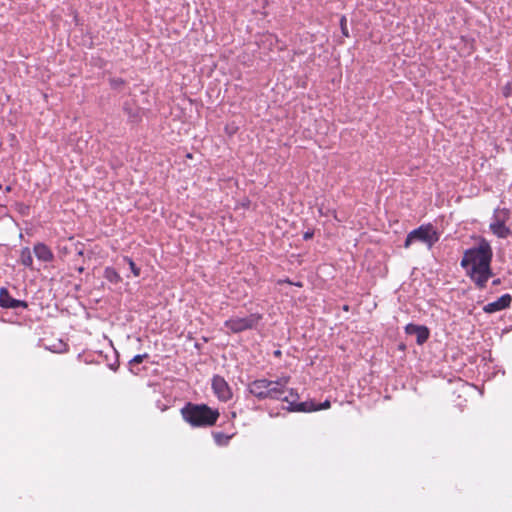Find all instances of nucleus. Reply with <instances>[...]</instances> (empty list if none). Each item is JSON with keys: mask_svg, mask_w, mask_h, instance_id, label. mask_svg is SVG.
<instances>
[{"mask_svg": "<svg viewBox=\"0 0 512 512\" xmlns=\"http://www.w3.org/2000/svg\"><path fill=\"white\" fill-rule=\"evenodd\" d=\"M331 406V403L329 400H325L323 403H320L319 405L316 404V411L318 410H323V409H328L330 408Z\"/></svg>", "mask_w": 512, "mask_h": 512, "instance_id": "412c9836", "label": "nucleus"}, {"mask_svg": "<svg viewBox=\"0 0 512 512\" xmlns=\"http://www.w3.org/2000/svg\"><path fill=\"white\" fill-rule=\"evenodd\" d=\"M124 261L128 263L130 270L135 277L140 276V268L136 266L135 262L131 258L125 257Z\"/></svg>", "mask_w": 512, "mask_h": 512, "instance_id": "a211bd4d", "label": "nucleus"}, {"mask_svg": "<svg viewBox=\"0 0 512 512\" xmlns=\"http://www.w3.org/2000/svg\"><path fill=\"white\" fill-rule=\"evenodd\" d=\"M439 237V233L431 224L421 225L407 234L404 247L409 248L414 242H421L424 243L428 249H431L433 245L438 242Z\"/></svg>", "mask_w": 512, "mask_h": 512, "instance_id": "7ed1b4c3", "label": "nucleus"}, {"mask_svg": "<svg viewBox=\"0 0 512 512\" xmlns=\"http://www.w3.org/2000/svg\"><path fill=\"white\" fill-rule=\"evenodd\" d=\"M33 250H34L35 256L41 261L49 262L53 259L52 251L50 250V248L48 246H46L43 243H37L34 246Z\"/></svg>", "mask_w": 512, "mask_h": 512, "instance_id": "4468645a", "label": "nucleus"}, {"mask_svg": "<svg viewBox=\"0 0 512 512\" xmlns=\"http://www.w3.org/2000/svg\"><path fill=\"white\" fill-rule=\"evenodd\" d=\"M214 440L218 445H227L232 436L226 435L222 432H216L213 434Z\"/></svg>", "mask_w": 512, "mask_h": 512, "instance_id": "f3484780", "label": "nucleus"}, {"mask_svg": "<svg viewBox=\"0 0 512 512\" xmlns=\"http://www.w3.org/2000/svg\"><path fill=\"white\" fill-rule=\"evenodd\" d=\"M125 111L128 113L130 117H135L136 113H134L131 109L125 107Z\"/></svg>", "mask_w": 512, "mask_h": 512, "instance_id": "5701e85b", "label": "nucleus"}, {"mask_svg": "<svg viewBox=\"0 0 512 512\" xmlns=\"http://www.w3.org/2000/svg\"><path fill=\"white\" fill-rule=\"evenodd\" d=\"M271 385V380L268 379H256L248 385L249 393L255 396L259 400L267 399L268 386Z\"/></svg>", "mask_w": 512, "mask_h": 512, "instance_id": "1a4fd4ad", "label": "nucleus"}, {"mask_svg": "<svg viewBox=\"0 0 512 512\" xmlns=\"http://www.w3.org/2000/svg\"><path fill=\"white\" fill-rule=\"evenodd\" d=\"M467 275L475 283L477 288L483 289L486 287L488 280L493 276V272L491 268L488 270H477V272H473V270H468Z\"/></svg>", "mask_w": 512, "mask_h": 512, "instance_id": "ddd939ff", "label": "nucleus"}, {"mask_svg": "<svg viewBox=\"0 0 512 512\" xmlns=\"http://www.w3.org/2000/svg\"><path fill=\"white\" fill-rule=\"evenodd\" d=\"M260 318V315L257 314H251L242 318H231L225 322V326L232 332L239 333L254 328L258 324Z\"/></svg>", "mask_w": 512, "mask_h": 512, "instance_id": "20e7f679", "label": "nucleus"}, {"mask_svg": "<svg viewBox=\"0 0 512 512\" xmlns=\"http://www.w3.org/2000/svg\"><path fill=\"white\" fill-rule=\"evenodd\" d=\"M492 261V249L488 242L482 241L477 247L470 248L464 252L461 260V267L468 270L485 269L491 268Z\"/></svg>", "mask_w": 512, "mask_h": 512, "instance_id": "f03ea898", "label": "nucleus"}, {"mask_svg": "<svg viewBox=\"0 0 512 512\" xmlns=\"http://www.w3.org/2000/svg\"><path fill=\"white\" fill-rule=\"evenodd\" d=\"M298 394L294 393L293 389L290 390V395L283 398L284 402L288 403L287 410L291 412H313L316 411V403L314 401L296 402Z\"/></svg>", "mask_w": 512, "mask_h": 512, "instance_id": "423d86ee", "label": "nucleus"}, {"mask_svg": "<svg viewBox=\"0 0 512 512\" xmlns=\"http://www.w3.org/2000/svg\"><path fill=\"white\" fill-rule=\"evenodd\" d=\"M340 26H341L342 34L344 36L348 37L349 33H348V28H347V20H346L345 16L341 17V19H340Z\"/></svg>", "mask_w": 512, "mask_h": 512, "instance_id": "aec40b11", "label": "nucleus"}, {"mask_svg": "<svg viewBox=\"0 0 512 512\" xmlns=\"http://www.w3.org/2000/svg\"><path fill=\"white\" fill-rule=\"evenodd\" d=\"M506 217L507 212L505 210H496L489 225L493 234L499 238H507L511 234V230L505 225Z\"/></svg>", "mask_w": 512, "mask_h": 512, "instance_id": "39448f33", "label": "nucleus"}, {"mask_svg": "<svg viewBox=\"0 0 512 512\" xmlns=\"http://www.w3.org/2000/svg\"><path fill=\"white\" fill-rule=\"evenodd\" d=\"M500 284H501V280H500L499 278L494 279V280L492 281V285H493V286H498V285H500Z\"/></svg>", "mask_w": 512, "mask_h": 512, "instance_id": "b1692460", "label": "nucleus"}, {"mask_svg": "<svg viewBox=\"0 0 512 512\" xmlns=\"http://www.w3.org/2000/svg\"><path fill=\"white\" fill-rule=\"evenodd\" d=\"M181 416L193 428H206L216 424L220 413L207 404L187 402L180 410Z\"/></svg>", "mask_w": 512, "mask_h": 512, "instance_id": "f257e3e1", "label": "nucleus"}, {"mask_svg": "<svg viewBox=\"0 0 512 512\" xmlns=\"http://www.w3.org/2000/svg\"><path fill=\"white\" fill-rule=\"evenodd\" d=\"M512 303V296L510 294H504L496 301L486 304L483 307V311L488 314H492L510 307Z\"/></svg>", "mask_w": 512, "mask_h": 512, "instance_id": "9b49d317", "label": "nucleus"}, {"mask_svg": "<svg viewBox=\"0 0 512 512\" xmlns=\"http://www.w3.org/2000/svg\"><path fill=\"white\" fill-rule=\"evenodd\" d=\"M313 236H314L313 231H306L303 235V238H304V240H310L313 238Z\"/></svg>", "mask_w": 512, "mask_h": 512, "instance_id": "4be33fe9", "label": "nucleus"}, {"mask_svg": "<svg viewBox=\"0 0 512 512\" xmlns=\"http://www.w3.org/2000/svg\"><path fill=\"white\" fill-rule=\"evenodd\" d=\"M149 357V355L147 353H144V354H138L136 356H134L130 361H129V365H134V364H140L142 363L145 359H147Z\"/></svg>", "mask_w": 512, "mask_h": 512, "instance_id": "6ab92c4d", "label": "nucleus"}, {"mask_svg": "<svg viewBox=\"0 0 512 512\" xmlns=\"http://www.w3.org/2000/svg\"><path fill=\"white\" fill-rule=\"evenodd\" d=\"M104 278L107 279L109 282L114 283V284H117V283H119L122 280L120 275L118 274V272L114 268H112V267H106L105 268V270H104Z\"/></svg>", "mask_w": 512, "mask_h": 512, "instance_id": "dca6fc26", "label": "nucleus"}, {"mask_svg": "<svg viewBox=\"0 0 512 512\" xmlns=\"http://www.w3.org/2000/svg\"><path fill=\"white\" fill-rule=\"evenodd\" d=\"M20 262L25 267L32 268L33 257H32V252L28 247H25L21 250Z\"/></svg>", "mask_w": 512, "mask_h": 512, "instance_id": "2eb2a0df", "label": "nucleus"}, {"mask_svg": "<svg viewBox=\"0 0 512 512\" xmlns=\"http://www.w3.org/2000/svg\"><path fill=\"white\" fill-rule=\"evenodd\" d=\"M280 353L281 352L279 350L275 352L276 355H280Z\"/></svg>", "mask_w": 512, "mask_h": 512, "instance_id": "bb28decb", "label": "nucleus"}, {"mask_svg": "<svg viewBox=\"0 0 512 512\" xmlns=\"http://www.w3.org/2000/svg\"><path fill=\"white\" fill-rule=\"evenodd\" d=\"M83 270H84V268H83V267H80V268L78 269V271H79V272H83Z\"/></svg>", "mask_w": 512, "mask_h": 512, "instance_id": "a878e982", "label": "nucleus"}, {"mask_svg": "<svg viewBox=\"0 0 512 512\" xmlns=\"http://www.w3.org/2000/svg\"><path fill=\"white\" fill-rule=\"evenodd\" d=\"M288 382V378H281L276 381H271V385L268 386L267 399H275L283 401V394L285 393V385Z\"/></svg>", "mask_w": 512, "mask_h": 512, "instance_id": "f8f14e48", "label": "nucleus"}, {"mask_svg": "<svg viewBox=\"0 0 512 512\" xmlns=\"http://www.w3.org/2000/svg\"><path fill=\"white\" fill-rule=\"evenodd\" d=\"M405 332L408 335H415L416 342L418 345L424 344L428 340L430 335V331L426 326L416 325L412 323L406 325Z\"/></svg>", "mask_w": 512, "mask_h": 512, "instance_id": "9d476101", "label": "nucleus"}, {"mask_svg": "<svg viewBox=\"0 0 512 512\" xmlns=\"http://www.w3.org/2000/svg\"><path fill=\"white\" fill-rule=\"evenodd\" d=\"M0 307L6 309H26L28 308V303L26 301L13 298L8 289L2 287L0 288Z\"/></svg>", "mask_w": 512, "mask_h": 512, "instance_id": "6e6552de", "label": "nucleus"}, {"mask_svg": "<svg viewBox=\"0 0 512 512\" xmlns=\"http://www.w3.org/2000/svg\"><path fill=\"white\" fill-rule=\"evenodd\" d=\"M212 389L220 401H228L232 397L231 389L225 379L215 375L212 379Z\"/></svg>", "mask_w": 512, "mask_h": 512, "instance_id": "0eeeda50", "label": "nucleus"}, {"mask_svg": "<svg viewBox=\"0 0 512 512\" xmlns=\"http://www.w3.org/2000/svg\"><path fill=\"white\" fill-rule=\"evenodd\" d=\"M114 83H115V85H119V84L123 83V80L118 79V80H115Z\"/></svg>", "mask_w": 512, "mask_h": 512, "instance_id": "393cba45", "label": "nucleus"}]
</instances>
